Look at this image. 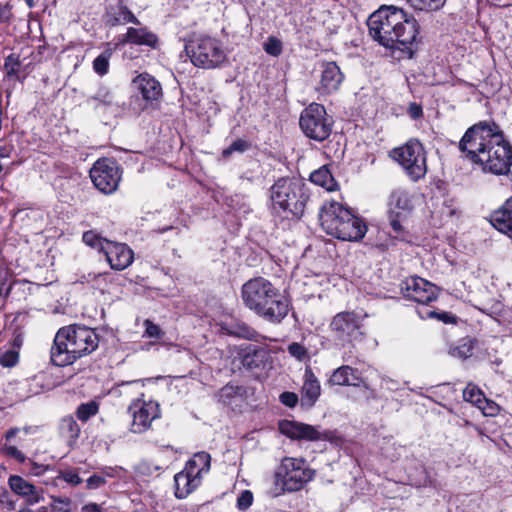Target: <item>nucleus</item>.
Returning <instances> with one entry per match:
<instances>
[{"label": "nucleus", "instance_id": "nucleus-1", "mask_svg": "<svg viewBox=\"0 0 512 512\" xmlns=\"http://www.w3.org/2000/svg\"><path fill=\"white\" fill-rule=\"evenodd\" d=\"M459 149L485 172L505 175L510 171L512 147L495 123L479 122L470 127L461 138Z\"/></svg>", "mask_w": 512, "mask_h": 512}, {"label": "nucleus", "instance_id": "nucleus-2", "mask_svg": "<svg viewBox=\"0 0 512 512\" xmlns=\"http://www.w3.org/2000/svg\"><path fill=\"white\" fill-rule=\"evenodd\" d=\"M370 36L386 48L399 49L409 58L419 43V24L413 16L395 6H382L367 21Z\"/></svg>", "mask_w": 512, "mask_h": 512}, {"label": "nucleus", "instance_id": "nucleus-3", "mask_svg": "<svg viewBox=\"0 0 512 512\" xmlns=\"http://www.w3.org/2000/svg\"><path fill=\"white\" fill-rule=\"evenodd\" d=\"M99 337L94 329L84 325H69L60 328L50 350V359L55 366L64 367L94 352Z\"/></svg>", "mask_w": 512, "mask_h": 512}, {"label": "nucleus", "instance_id": "nucleus-4", "mask_svg": "<svg viewBox=\"0 0 512 512\" xmlns=\"http://www.w3.org/2000/svg\"><path fill=\"white\" fill-rule=\"evenodd\" d=\"M241 292L244 304L271 323H280L289 312V304L284 295L263 277L248 280Z\"/></svg>", "mask_w": 512, "mask_h": 512}, {"label": "nucleus", "instance_id": "nucleus-5", "mask_svg": "<svg viewBox=\"0 0 512 512\" xmlns=\"http://www.w3.org/2000/svg\"><path fill=\"white\" fill-rule=\"evenodd\" d=\"M319 218L327 234L344 241H359L367 232L366 223L351 209L336 201L326 202Z\"/></svg>", "mask_w": 512, "mask_h": 512}, {"label": "nucleus", "instance_id": "nucleus-6", "mask_svg": "<svg viewBox=\"0 0 512 512\" xmlns=\"http://www.w3.org/2000/svg\"><path fill=\"white\" fill-rule=\"evenodd\" d=\"M272 209L276 213L290 214L294 217L303 215L309 193L305 182L296 177L279 178L270 189Z\"/></svg>", "mask_w": 512, "mask_h": 512}, {"label": "nucleus", "instance_id": "nucleus-7", "mask_svg": "<svg viewBox=\"0 0 512 512\" xmlns=\"http://www.w3.org/2000/svg\"><path fill=\"white\" fill-rule=\"evenodd\" d=\"M184 48L191 63L198 68L215 69L227 60V49L223 42L209 35L189 36Z\"/></svg>", "mask_w": 512, "mask_h": 512}, {"label": "nucleus", "instance_id": "nucleus-8", "mask_svg": "<svg viewBox=\"0 0 512 512\" xmlns=\"http://www.w3.org/2000/svg\"><path fill=\"white\" fill-rule=\"evenodd\" d=\"M82 240L87 246L102 253L113 270L122 271L133 263L134 252L125 243L107 240L93 230L84 232Z\"/></svg>", "mask_w": 512, "mask_h": 512}, {"label": "nucleus", "instance_id": "nucleus-9", "mask_svg": "<svg viewBox=\"0 0 512 512\" xmlns=\"http://www.w3.org/2000/svg\"><path fill=\"white\" fill-rule=\"evenodd\" d=\"M315 476L306 460L296 457H284L275 470V484L282 491L296 492L301 490Z\"/></svg>", "mask_w": 512, "mask_h": 512}, {"label": "nucleus", "instance_id": "nucleus-10", "mask_svg": "<svg viewBox=\"0 0 512 512\" xmlns=\"http://www.w3.org/2000/svg\"><path fill=\"white\" fill-rule=\"evenodd\" d=\"M365 316L353 311L337 313L330 321L329 331L335 343L341 347L353 345L365 337L363 321Z\"/></svg>", "mask_w": 512, "mask_h": 512}, {"label": "nucleus", "instance_id": "nucleus-11", "mask_svg": "<svg viewBox=\"0 0 512 512\" xmlns=\"http://www.w3.org/2000/svg\"><path fill=\"white\" fill-rule=\"evenodd\" d=\"M390 157L396 161L412 181H418L427 173L426 153L417 139H410L404 145L394 148Z\"/></svg>", "mask_w": 512, "mask_h": 512}, {"label": "nucleus", "instance_id": "nucleus-12", "mask_svg": "<svg viewBox=\"0 0 512 512\" xmlns=\"http://www.w3.org/2000/svg\"><path fill=\"white\" fill-rule=\"evenodd\" d=\"M413 208V197L409 191L399 188L391 193L388 218L394 238L404 241L409 237L407 224Z\"/></svg>", "mask_w": 512, "mask_h": 512}, {"label": "nucleus", "instance_id": "nucleus-13", "mask_svg": "<svg viewBox=\"0 0 512 512\" xmlns=\"http://www.w3.org/2000/svg\"><path fill=\"white\" fill-rule=\"evenodd\" d=\"M299 125L306 137L321 142L330 136L333 120L323 105L312 103L302 111Z\"/></svg>", "mask_w": 512, "mask_h": 512}, {"label": "nucleus", "instance_id": "nucleus-14", "mask_svg": "<svg viewBox=\"0 0 512 512\" xmlns=\"http://www.w3.org/2000/svg\"><path fill=\"white\" fill-rule=\"evenodd\" d=\"M90 178L100 192L109 195L118 189L122 170L114 159L100 158L90 169Z\"/></svg>", "mask_w": 512, "mask_h": 512}, {"label": "nucleus", "instance_id": "nucleus-15", "mask_svg": "<svg viewBox=\"0 0 512 512\" xmlns=\"http://www.w3.org/2000/svg\"><path fill=\"white\" fill-rule=\"evenodd\" d=\"M131 418L129 429L132 433L142 434L148 431L155 419L160 417L159 404L152 400L137 398L128 407Z\"/></svg>", "mask_w": 512, "mask_h": 512}, {"label": "nucleus", "instance_id": "nucleus-16", "mask_svg": "<svg viewBox=\"0 0 512 512\" xmlns=\"http://www.w3.org/2000/svg\"><path fill=\"white\" fill-rule=\"evenodd\" d=\"M401 292L405 298L422 305H427L438 297L437 286L418 276H411L403 280Z\"/></svg>", "mask_w": 512, "mask_h": 512}, {"label": "nucleus", "instance_id": "nucleus-17", "mask_svg": "<svg viewBox=\"0 0 512 512\" xmlns=\"http://www.w3.org/2000/svg\"><path fill=\"white\" fill-rule=\"evenodd\" d=\"M280 432L293 440H327L328 433L319 431L315 426L296 421L283 420L279 423Z\"/></svg>", "mask_w": 512, "mask_h": 512}, {"label": "nucleus", "instance_id": "nucleus-18", "mask_svg": "<svg viewBox=\"0 0 512 512\" xmlns=\"http://www.w3.org/2000/svg\"><path fill=\"white\" fill-rule=\"evenodd\" d=\"M10 490L22 498L27 505L33 506L44 501V490L19 475H10L7 481Z\"/></svg>", "mask_w": 512, "mask_h": 512}, {"label": "nucleus", "instance_id": "nucleus-19", "mask_svg": "<svg viewBox=\"0 0 512 512\" xmlns=\"http://www.w3.org/2000/svg\"><path fill=\"white\" fill-rule=\"evenodd\" d=\"M329 383L337 386H352L364 389L369 388L362 372L349 365H342L335 369L329 378Z\"/></svg>", "mask_w": 512, "mask_h": 512}, {"label": "nucleus", "instance_id": "nucleus-20", "mask_svg": "<svg viewBox=\"0 0 512 512\" xmlns=\"http://www.w3.org/2000/svg\"><path fill=\"white\" fill-rule=\"evenodd\" d=\"M344 80V75L335 62H324L321 65L320 82L317 91L320 94H331L337 91Z\"/></svg>", "mask_w": 512, "mask_h": 512}, {"label": "nucleus", "instance_id": "nucleus-21", "mask_svg": "<svg viewBox=\"0 0 512 512\" xmlns=\"http://www.w3.org/2000/svg\"><path fill=\"white\" fill-rule=\"evenodd\" d=\"M202 480L197 476V472H193L187 467L174 476L175 496L178 499H184L197 489Z\"/></svg>", "mask_w": 512, "mask_h": 512}, {"label": "nucleus", "instance_id": "nucleus-22", "mask_svg": "<svg viewBox=\"0 0 512 512\" xmlns=\"http://www.w3.org/2000/svg\"><path fill=\"white\" fill-rule=\"evenodd\" d=\"M320 382L313 373L312 369L307 367L304 372V382L301 389V405L312 407L320 397Z\"/></svg>", "mask_w": 512, "mask_h": 512}, {"label": "nucleus", "instance_id": "nucleus-23", "mask_svg": "<svg viewBox=\"0 0 512 512\" xmlns=\"http://www.w3.org/2000/svg\"><path fill=\"white\" fill-rule=\"evenodd\" d=\"M137 90L147 102L158 100L162 96V87L153 76L143 73L134 79Z\"/></svg>", "mask_w": 512, "mask_h": 512}, {"label": "nucleus", "instance_id": "nucleus-24", "mask_svg": "<svg viewBox=\"0 0 512 512\" xmlns=\"http://www.w3.org/2000/svg\"><path fill=\"white\" fill-rule=\"evenodd\" d=\"M120 43L144 45L154 49L158 45V37L147 28L129 27L126 34L120 39Z\"/></svg>", "mask_w": 512, "mask_h": 512}, {"label": "nucleus", "instance_id": "nucleus-25", "mask_svg": "<svg viewBox=\"0 0 512 512\" xmlns=\"http://www.w3.org/2000/svg\"><path fill=\"white\" fill-rule=\"evenodd\" d=\"M491 224L512 239V197L491 215Z\"/></svg>", "mask_w": 512, "mask_h": 512}, {"label": "nucleus", "instance_id": "nucleus-26", "mask_svg": "<svg viewBox=\"0 0 512 512\" xmlns=\"http://www.w3.org/2000/svg\"><path fill=\"white\" fill-rule=\"evenodd\" d=\"M239 355L243 367L252 370L265 363L267 352L264 348L249 344L241 350Z\"/></svg>", "mask_w": 512, "mask_h": 512}, {"label": "nucleus", "instance_id": "nucleus-27", "mask_svg": "<svg viewBox=\"0 0 512 512\" xmlns=\"http://www.w3.org/2000/svg\"><path fill=\"white\" fill-rule=\"evenodd\" d=\"M59 433L68 446L73 447L80 435V427L73 417H64L59 424Z\"/></svg>", "mask_w": 512, "mask_h": 512}, {"label": "nucleus", "instance_id": "nucleus-28", "mask_svg": "<svg viewBox=\"0 0 512 512\" xmlns=\"http://www.w3.org/2000/svg\"><path fill=\"white\" fill-rule=\"evenodd\" d=\"M475 345V339L465 337L452 344L449 347L448 354L454 358L465 360L472 356Z\"/></svg>", "mask_w": 512, "mask_h": 512}, {"label": "nucleus", "instance_id": "nucleus-29", "mask_svg": "<svg viewBox=\"0 0 512 512\" xmlns=\"http://www.w3.org/2000/svg\"><path fill=\"white\" fill-rule=\"evenodd\" d=\"M310 181L325 188L327 191H334L338 186L329 168L325 165L311 173Z\"/></svg>", "mask_w": 512, "mask_h": 512}, {"label": "nucleus", "instance_id": "nucleus-30", "mask_svg": "<svg viewBox=\"0 0 512 512\" xmlns=\"http://www.w3.org/2000/svg\"><path fill=\"white\" fill-rule=\"evenodd\" d=\"M108 23L111 26L119 24L134 23L139 24V20L135 15L123 4H119L112 8V12L109 14Z\"/></svg>", "mask_w": 512, "mask_h": 512}, {"label": "nucleus", "instance_id": "nucleus-31", "mask_svg": "<svg viewBox=\"0 0 512 512\" xmlns=\"http://www.w3.org/2000/svg\"><path fill=\"white\" fill-rule=\"evenodd\" d=\"M211 457L206 452H198L186 463L185 467L193 472L202 480L203 474L210 470Z\"/></svg>", "mask_w": 512, "mask_h": 512}, {"label": "nucleus", "instance_id": "nucleus-32", "mask_svg": "<svg viewBox=\"0 0 512 512\" xmlns=\"http://www.w3.org/2000/svg\"><path fill=\"white\" fill-rule=\"evenodd\" d=\"M112 56V50L106 49L99 56H97L93 61V70L99 76H104L108 73L109 70V62Z\"/></svg>", "mask_w": 512, "mask_h": 512}, {"label": "nucleus", "instance_id": "nucleus-33", "mask_svg": "<svg viewBox=\"0 0 512 512\" xmlns=\"http://www.w3.org/2000/svg\"><path fill=\"white\" fill-rule=\"evenodd\" d=\"M418 314L422 319L436 318L443 323H456V317L447 312L438 313L431 309H419Z\"/></svg>", "mask_w": 512, "mask_h": 512}, {"label": "nucleus", "instance_id": "nucleus-34", "mask_svg": "<svg viewBox=\"0 0 512 512\" xmlns=\"http://www.w3.org/2000/svg\"><path fill=\"white\" fill-rule=\"evenodd\" d=\"M484 397V393L474 384H468L463 390L464 400L475 406H477Z\"/></svg>", "mask_w": 512, "mask_h": 512}, {"label": "nucleus", "instance_id": "nucleus-35", "mask_svg": "<svg viewBox=\"0 0 512 512\" xmlns=\"http://www.w3.org/2000/svg\"><path fill=\"white\" fill-rule=\"evenodd\" d=\"M263 49L268 55L278 57L283 51V44L277 37L269 36L263 44Z\"/></svg>", "mask_w": 512, "mask_h": 512}, {"label": "nucleus", "instance_id": "nucleus-36", "mask_svg": "<svg viewBox=\"0 0 512 512\" xmlns=\"http://www.w3.org/2000/svg\"><path fill=\"white\" fill-rule=\"evenodd\" d=\"M19 362V352L16 349H6L0 354V366L3 368L15 367Z\"/></svg>", "mask_w": 512, "mask_h": 512}, {"label": "nucleus", "instance_id": "nucleus-37", "mask_svg": "<svg viewBox=\"0 0 512 512\" xmlns=\"http://www.w3.org/2000/svg\"><path fill=\"white\" fill-rule=\"evenodd\" d=\"M98 412V404L95 401L81 404L77 411L78 419L87 421L90 417L94 416Z\"/></svg>", "mask_w": 512, "mask_h": 512}, {"label": "nucleus", "instance_id": "nucleus-38", "mask_svg": "<svg viewBox=\"0 0 512 512\" xmlns=\"http://www.w3.org/2000/svg\"><path fill=\"white\" fill-rule=\"evenodd\" d=\"M446 0H417L412 7L420 11H435L444 6Z\"/></svg>", "mask_w": 512, "mask_h": 512}, {"label": "nucleus", "instance_id": "nucleus-39", "mask_svg": "<svg viewBox=\"0 0 512 512\" xmlns=\"http://www.w3.org/2000/svg\"><path fill=\"white\" fill-rule=\"evenodd\" d=\"M476 407L479 408L483 415L489 417L496 416L500 411L499 405L486 397H484Z\"/></svg>", "mask_w": 512, "mask_h": 512}, {"label": "nucleus", "instance_id": "nucleus-40", "mask_svg": "<svg viewBox=\"0 0 512 512\" xmlns=\"http://www.w3.org/2000/svg\"><path fill=\"white\" fill-rule=\"evenodd\" d=\"M20 66H21V60H20L19 55L10 54L5 59V69L9 76H18Z\"/></svg>", "mask_w": 512, "mask_h": 512}, {"label": "nucleus", "instance_id": "nucleus-41", "mask_svg": "<svg viewBox=\"0 0 512 512\" xmlns=\"http://www.w3.org/2000/svg\"><path fill=\"white\" fill-rule=\"evenodd\" d=\"M91 101H98L104 105H112L113 95L106 87H100L93 96L88 98V102Z\"/></svg>", "mask_w": 512, "mask_h": 512}, {"label": "nucleus", "instance_id": "nucleus-42", "mask_svg": "<svg viewBox=\"0 0 512 512\" xmlns=\"http://www.w3.org/2000/svg\"><path fill=\"white\" fill-rule=\"evenodd\" d=\"M248 148H249V144L247 141L242 140V139H237L228 148L223 150L222 155L224 157H229L234 152L243 153Z\"/></svg>", "mask_w": 512, "mask_h": 512}, {"label": "nucleus", "instance_id": "nucleus-43", "mask_svg": "<svg viewBox=\"0 0 512 512\" xmlns=\"http://www.w3.org/2000/svg\"><path fill=\"white\" fill-rule=\"evenodd\" d=\"M51 506L57 512H71L72 502L67 497H52Z\"/></svg>", "mask_w": 512, "mask_h": 512}, {"label": "nucleus", "instance_id": "nucleus-44", "mask_svg": "<svg viewBox=\"0 0 512 512\" xmlns=\"http://www.w3.org/2000/svg\"><path fill=\"white\" fill-rule=\"evenodd\" d=\"M59 478L72 486H77L82 482L79 474L74 469L60 471Z\"/></svg>", "mask_w": 512, "mask_h": 512}, {"label": "nucleus", "instance_id": "nucleus-45", "mask_svg": "<svg viewBox=\"0 0 512 512\" xmlns=\"http://www.w3.org/2000/svg\"><path fill=\"white\" fill-rule=\"evenodd\" d=\"M144 326V335L149 338L160 339L164 335V332L161 330V328L148 319L144 321Z\"/></svg>", "mask_w": 512, "mask_h": 512}, {"label": "nucleus", "instance_id": "nucleus-46", "mask_svg": "<svg viewBox=\"0 0 512 512\" xmlns=\"http://www.w3.org/2000/svg\"><path fill=\"white\" fill-rule=\"evenodd\" d=\"M253 503V493L250 490H244L237 498V508L241 511L247 510Z\"/></svg>", "mask_w": 512, "mask_h": 512}, {"label": "nucleus", "instance_id": "nucleus-47", "mask_svg": "<svg viewBox=\"0 0 512 512\" xmlns=\"http://www.w3.org/2000/svg\"><path fill=\"white\" fill-rule=\"evenodd\" d=\"M2 451L5 455L15 459L19 463H23L26 460V456L16 446L5 444L2 447Z\"/></svg>", "mask_w": 512, "mask_h": 512}, {"label": "nucleus", "instance_id": "nucleus-48", "mask_svg": "<svg viewBox=\"0 0 512 512\" xmlns=\"http://www.w3.org/2000/svg\"><path fill=\"white\" fill-rule=\"evenodd\" d=\"M237 391L238 387L226 385L218 393L219 400L224 404H230L231 399L237 394Z\"/></svg>", "mask_w": 512, "mask_h": 512}, {"label": "nucleus", "instance_id": "nucleus-49", "mask_svg": "<svg viewBox=\"0 0 512 512\" xmlns=\"http://www.w3.org/2000/svg\"><path fill=\"white\" fill-rule=\"evenodd\" d=\"M287 350H288L289 354L291 356L295 357L297 360L302 361L303 359H305L307 357L306 348L297 342L291 343L288 346Z\"/></svg>", "mask_w": 512, "mask_h": 512}, {"label": "nucleus", "instance_id": "nucleus-50", "mask_svg": "<svg viewBox=\"0 0 512 512\" xmlns=\"http://www.w3.org/2000/svg\"><path fill=\"white\" fill-rule=\"evenodd\" d=\"M457 212V206L453 199H444L440 208V213L444 217H452Z\"/></svg>", "mask_w": 512, "mask_h": 512}, {"label": "nucleus", "instance_id": "nucleus-51", "mask_svg": "<svg viewBox=\"0 0 512 512\" xmlns=\"http://www.w3.org/2000/svg\"><path fill=\"white\" fill-rule=\"evenodd\" d=\"M12 18V6L8 2H0V24H9Z\"/></svg>", "mask_w": 512, "mask_h": 512}, {"label": "nucleus", "instance_id": "nucleus-52", "mask_svg": "<svg viewBox=\"0 0 512 512\" xmlns=\"http://www.w3.org/2000/svg\"><path fill=\"white\" fill-rule=\"evenodd\" d=\"M231 334H234L238 337H242L245 339H253L255 337L256 332L252 330L250 327H248L245 324H241L237 326L236 331H230Z\"/></svg>", "mask_w": 512, "mask_h": 512}, {"label": "nucleus", "instance_id": "nucleus-53", "mask_svg": "<svg viewBox=\"0 0 512 512\" xmlns=\"http://www.w3.org/2000/svg\"><path fill=\"white\" fill-rule=\"evenodd\" d=\"M279 399L282 404H284L285 406L290 407V408L296 406V404L299 401L297 394H295L294 392H288V391L280 394Z\"/></svg>", "mask_w": 512, "mask_h": 512}, {"label": "nucleus", "instance_id": "nucleus-54", "mask_svg": "<svg viewBox=\"0 0 512 512\" xmlns=\"http://www.w3.org/2000/svg\"><path fill=\"white\" fill-rule=\"evenodd\" d=\"M408 115L413 120H417L423 116L422 106L416 102H411L408 106Z\"/></svg>", "mask_w": 512, "mask_h": 512}, {"label": "nucleus", "instance_id": "nucleus-55", "mask_svg": "<svg viewBox=\"0 0 512 512\" xmlns=\"http://www.w3.org/2000/svg\"><path fill=\"white\" fill-rule=\"evenodd\" d=\"M105 484V478L99 475H92L87 479V488L88 489H97Z\"/></svg>", "mask_w": 512, "mask_h": 512}, {"label": "nucleus", "instance_id": "nucleus-56", "mask_svg": "<svg viewBox=\"0 0 512 512\" xmlns=\"http://www.w3.org/2000/svg\"><path fill=\"white\" fill-rule=\"evenodd\" d=\"M381 387L389 391H397L400 389L399 383L389 377L382 378Z\"/></svg>", "mask_w": 512, "mask_h": 512}, {"label": "nucleus", "instance_id": "nucleus-57", "mask_svg": "<svg viewBox=\"0 0 512 512\" xmlns=\"http://www.w3.org/2000/svg\"><path fill=\"white\" fill-rule=\"evenodd\" d=\"M22 344H23L22 334L20 332H15L13 335L10 349H16V351L19 352Z\"/></svg>", "mask_w": 512, "mask_h": 512}, {"label": "nucleus", "instance_id": "nucleus-58", "mask_svg": "<svg viewBox=\"0 0 512 512\" xmlns=\"http://www.w3.org/2000/svg\"><path fill=\"white\" fill-rule=\"evenodd\" d=\"M81 512H103V509L101 505L91 502L82 506Z\"/></svg>", "mask_w": 512, "mask_h": 512}, {"label": "nucleus", "instance_id": "nucleus-59", "mask_svg": "<svg viewBox=\"0 0 512 512\" xmlns=\"http://www.w3.org/2000/svg\"><path fill=\"white\" fill-rule=\"evenodd\" d=\"M44 471H45V469L43 468L42 465L33 463V468L31 469V473L33 475L39 476V475L43 474Z\"/></svg>", "mask_w": 512, "mask_h": 512}, {"label": "nucleus", "instance_id": "nucleus-60", "mask_svg": "<svg viewBox=\"0 0 512 512\" xmlns=\"http://www.w3.org/2000/svg\"><path fill=\"white\" fill-rule=\"evenodd\" d=\"M19 432V429L18 428H11L9 429L6 433H5V438L7 441H10L11 439H13L17 433Z\"/></svg>", "mask_w": 512, "mask_h": 512}, {"label": "nucleus", "instance_id": "nucleus-61", "mask_svg": "<svg viewBox=\"0 0 512 512\" xmlns=\"http://www.w3.org/2000/svg\"><path fill=\"white\" fill-rule=\"evenodd\" d=\"M5 149L0 147V158L1 157H6L7 155L4 153Z\"/></svg>", "mask_w": 512, "mask_h": 512}, {"label": "nucleus", "instance_id": "nucleus-62", "mask_svg": "<svg viewBox=\"0 0 512 512\" xmlns=\"http://www.w3.org/2000/svg\"><path fill=\"white\" fill-rule=\"evenodd\" d=\"M18 512H35V511H33V510L29 509V508H22Z\"/></svg>", "mask_w": 512, "mask_h": 512}, {"label": "nucleus", "instance_id": "nucleus-63", "mask_svg": "<svg viewBox=\"0 0 512 512\" xmlns=\"http://www.w3.org/2000/svg\"><path fill=\"white\" fill-rule=\"evenodd\" d=\"M170 229H172V227H165V228H162V229H160V230H159V233H164V232H166V231H168V230H170Z\"/></svg>", "mask_w": 512, "mask_h": 512}, {"label": "nucleus", "instance_id": "nucleus-64", "mask_svg": "<svg viewBox=\"0 0 512 512\" xmlns=\"http://www.w3.org/2000/svg\"><path fill=\"white\" fill-rule=\"evenodd\" d=\"M417 0H407L408 3L412 6L413 2H416Z\"/></svg>", "mask_w": 512, "mask_h": 512}]
</instances>
